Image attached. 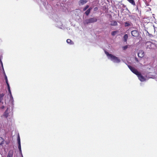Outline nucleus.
Here are the masks:
<instances>
[{
  "label": "nucleus",
  "mask_w": 157,
  "mask_h": 157,
  "mask_svg": "<svg viewBox=\"0 0 157 157\" xmlns=\"http://www.w3.org/2000/svg\"><path fill=\"white\" fill-rule=\"evenodd\" d=\"M13 151L10 150L8 154L7 157H13Z\"/></svg>",
  "instance_id": "8"
},
{
  "label": "nucleus",
  "mask_w": 157,
  "mask_h": 157,
  "mask_svg": "<svg viewBox=\"0 0 157 157\" xmlns=\"http://www.w3.org/2000/svg\"><path fill=\"white\" fill-rule=\"evenodd\" d=\"M17 141L18 144H21L20 139L19 136H18L17 138Z\"/></svg>",
  "instance_id": "23"
},
{
  "label": "nucleus",
  "mask_w": 157,
  "mask_h": 157,
  "mask_svg": "<svg viewBox=\"0 0 157 157\" xmlns=\"http://www.w3.org/2000/svg\"><path fill=\"white\" fill-rule=\"evenodd\" d=\"M117 33L118 31H113L111 33V34L112 36H114Z\"/></svg>",
  "instance_id": "18"
},
{
  "label": "nucleus",
  "mask_w": 157,
  "mask_h": 157,
  "mask_svg": "<svg viewBox=\"0 0 157 157\" xmlns=\"http://www.w3.org/2000/svg\"><path fill=\"white\" fill-rule=\"evenodd\" d=\"M4 140L2 137H0V145L4 143Z\"/></svg>",
  "instance_id": "19"
},
{
  "label": "nucleus",
  "mask_w": 157,
  "mask_h": 157,
  "mask_svg": "<svg viewBox=\"0 0 157 157\" xmlns=\"http://www.w3.org/2000/svg\"><path fill=\"white\" fill-rule=\"evenodd\" d=\"M89 7V6L88 5H86L85 7L83 9V11L86 10Z\"/></svg>",
  "instance_id": "22"
},
{
  "label": "nucleus",
  "mask_w": 157,
  "mask_h": 157,
  "mask_svg": "<svg viewBox=\"0 0 157 157\" xmlns=\"http://www.w3.org/2000/svg\"><path fill=\"white\" fill-rule=\"evenodd\" d=\"M92 8H89L85 12V14H86V15L88 16L90 13V11L92 9Z\"/></svg>",
  "instance_id": "12"
},
{
  "label": "nucleus",
  "mask_w": 157,
  "mask_h": 157,
  "mask_svg": "<svg viewBox=\"0 0 157 157\" xmlns=\"http://www.w3.org/2000/svg\"><path fill=\"white\" fill-rule=\"evenodd\" d=\"M144 56V53L142 51H140L138 53V56L140 57H143Z\"/></svg>",
  "instance_id": "11"
},
{
  "label": "nucleus",
  "mask_w": 157,
  "mask_h": 157,
  "mask_svg": "<svg viewBox=\"0 0 157 157\" xmlns=\"http://www.w3.org/2000/svg\"><path fill=\"white\" fill-rule=\"evenodd\" d=\"M135 59H136V61L137 62H139V61H138V59H137V58H135Z\"/></svg>",
  "instance_id": "26"
},
{
  "label": "nucleus",
  "mask_w": 157,
  "mask_h": 157,
  "mask_svg": "<svg viewBox=\"0 0 157 157\" xmlns=\"http://www.w3.org/2000/svg\"><path fill=\"white\" fill-rule=\"evenodd\" d=\"M87 2V0H80L78 2V4L79 5H83Z\"/></svg>",
  "instance_id": "9"
},
{
  "label": "nucleus",
  "mask_w": 157,
  "mask_h": 157,
  "mask_svg": "<svg viewBox=\"0 0 157 157\" xmlns=\"http://www.w3.org/2000/svg\"><path fill=\"white\" fill-rule=\"evenodd\" d=\"M97 21V19L96 17H93L86 20L84 23L85 24H88L89 23L96 22Z\"/></svg>",
  "instance_id": "2"
},
{
  "label": "nucleus",
  "mask_w": 157,
  "mask_h": 157,
  "mask_svg": "<svg viewBox=\"0 0 157 157\" xmlns=\"http://www.w3.org/2000/svg\"><path fill=\"white\" fill-rule=\"evenodd\" d=\"M98 10V8L97 7H96L94 8V11L97 10Z\"/></svg>",
  "instance_id": "25"
},
{
  "label": "nucleus",
  "mask_w": 157,
  "mask_h": 157,
  "mask_svg": "<svg viewBox=\"0 0 157 157\" xmlns=\"http://www.w3.org/2000/svg\"><path fill=\"white\" fill-rule=\"evenodd\" d=\"M128 48V45H125L122 47V48L124 50H125L126 49Z\"/></svg>",
  "instance_id": "24"
},
{
  "label": "nucleus",
  "mask_w": 157,
  "mask_h": 157,
  "mask_svg": "<svg viewBox=\"0 0 157 157\" xmlns=\"http://www.w3.org/2000/svg\"><path fill=\"white\" fill-rule=\"evenodd\" d=\"M67 43L70 44H74V42L71 40L70 39H68L67 40Z\"/></svg>",
  "instance_id": "16"
},
{
  "label": "nucleus",
  "mask_w": 157,
  "mask_h": 157,
  "mask_svg": "<svg viewBox=\"0 0 157 157\" xmlns=\"http://www.w3.org/2000/svg\"><path fill=\"white\" fill-rule=\"evenodd\" d=\"M4 106H3L2 107V108H4Z\"/></svg>",
  "instance_id": "27"
},
{
  "label": "nucleus",
  "mask_w": 157,
  "mask_h": 157,
  "mask_svg": "<svg viewBox=\"0 0 157 157\" xmlns=\"http://www.w3.org/2000/svg\"><path fill=\"white\" fill-rule=\"evenodd\" d=\"M131 23H130L129 22L127 21L125 23V27H128V26H131Z\"/></svg>",
  "instance_id": "17"
},
{
  "label": "nucleus",
  "mask_w": 157,
  "mask_h": 157,
  "mask_svg": "<svg viewBox=\"0 0 157 157\" xmlns=\"http://www.w3.org/2000/svg\"><path fill=\"white\" fill-rule=\"evenodd\" d=\"M105 52L107 56L108 57V58H110L113 62L118 63L120 62V60L118 57L113 56L111 54H109L107 52Z\"/></svg>",
  "instance_id": "1"
},
{
  "label": "nucleus",
  "mask_w": 157,
  "mask_h": 157,
  "mask_svg": "<svg viewBox=\"0 0 157 157\" xmlns=\"http://www.w3.org/2000/svg\"><path fill=\"white\" fill-rule=\"evenodd\" d=\"M18 148L19 150V151L21 152V144H18Z\"/></svg>",
  "instance_id": "21"
},
{
  "label": "nucleus",
  "mask_w": 157,
  "mask_h": 157,
  "mask_svg": "<svg viewBox=\"0 0 157 157\" xmlns=\"http://www.w3.org/2000/svg\"><path fill=\"white\" fill-rule=\"evenodd\" d=\"M128 36L127 34H125L123 36L124 41V42H126L128 39Z\"/></svg>",
  "instance_id": "14"
},
{
  "label": "nucleus",
  "mask_w": 157,
  "mask_h": 157,
  "mask_svg": "<svg viewBox=\"0 0 157 157\" xmlns=\"http://www.w3.org/2000/svg\"><path fill=\"white\" fill-rule=\"evenodd\" d=\"M4 96L3 93L0 94V103L2 102V101L3 100V97Z\"/></svg>",
  "instance_id": "15"
},
{
  "label": "nucleus",
  "mask_w": 157,
  "mask_h": 157,
  "mask_svg": "<svg viewBox=\"0 0 157 157\" xmlns=\"http://www.w3.org/2000/svg\"><path fill=\"white\" fill-rule=\"evenodd\" d=\"M132 5L135 6L136 5L135 1L134 0H127Z\"/></svg>",
  "instance_id": "13"
},
{
  "label": "nucleus",
  "mask_w": 157,
  "mask_h": 157,
  "mask_svg": "<svg viewBox=\"0 0 157 157\" xmlns=\"http://www.w3.org/2000/svg\"><path fill=\"white\" fill-rule=\"evenodd\" d=\"M136 75L140 81L143 82L145 80V78L141 74L140 72H139L138 74H137Z\"/></svg>",
  "instance_id": "6"
},
{
  "label": "nucleus",
  "mask_w": 157,
  "mask_h": 157,
  "mask_svg": "<svg viewBox=\"0 0 157 157\" xmlns=\"http://www.w3.org/2000/svg\"><path fill=\"white\" fill-rule=\"evenodd\" d=\"M110 25L112 26H117L118 24L116 21H111Z\"/></svg>",
  "instance_id": "10"
},
{
  "label": "nucleus",
  "mask_w": 157,
  "mask_h": 157,
  "mask_svg": "<svg viewBox=\"0 0 157 157\" xmlns=\"http://www.w3.org/2000/svg\"><path fill=\"white\" fill-rule=\"evenodd\" d=\"M131 33L132 36L135 37H137L139 35V33L138 31L136 30L132 31Z\"/></svg>",
  "instance_id": "7"
},
{
  "label": "nucleus",
  "mask_w": 157,
  "mask_h": 157,
  "mask_svg": "<svg viewBox=\"0 0 157 157\" xmlns=\"http://www.w3.org/2000/svg\"><path fill=\"white\" fill-rule=\"evenodd\" d=\"M154 45V44H153L150 41H147L146 42L145 44V46L147 49H151Z\"/></svg>",
  "instance_id": "3"
},
{
  "label": "nucleus",
  "mask_w": 157,
  "mask_h": 157,
  "mask_svg": "<svg viewBox=\"0 0 157 157\" xmlns=\"http://www.w3.org/2000/svg\"><path fill=\"white\" fill-rule=\"evenodd\" d=\"M129 68L130 69V70L134 74L136 75L138 74V73L139 72L134 67H132V66L128 65V66Z\"/></svg>",
  "instance_id": "4"
},
{
  "label": "nucleus",
  "mask_w": 157,
  "mask_h": 157,
  "mask_svg": "<svg viewBox=\"0 0 157 157\" xmlns=\"http://www.w3.org/2000/svg\"><path fill=\"white\" fill-rule=\"evenodd\" d=\"M7 110L5 111L4 113V115L6 117H7L8 116V113H7Z\"/></svg>",
  "instance_id": "20"
},
{
  "label": "nucleus",
  "mask_w": 157,
  "mask_h": 157,
  "mask_svg": "<svg viewBox=\"0 0 157 157\" xmlns=\"http://www.w3.org/2000/svg\"><path fill=\"white\" fill-rule=\"evenodd\" d=\"M5 79L6 80V83L7 86L8 90L11 96H12L11 91V90H10V85H9V84L8 82L7 77L6 76V75L5 74Z\"/></svg>",
  "instance_id": "5"
}]
</instances>
